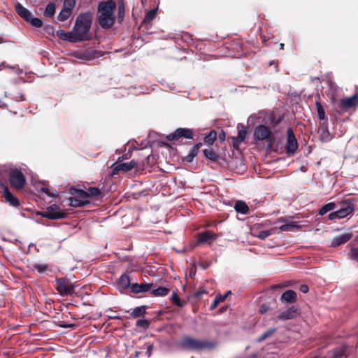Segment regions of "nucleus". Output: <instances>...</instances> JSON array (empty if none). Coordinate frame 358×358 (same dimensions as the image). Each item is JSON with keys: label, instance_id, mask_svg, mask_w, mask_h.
<instances>
[{"label": "nucleus", "instance_id": "nucleus-1", "mask_svg": "<svg viewBox=\"0 0 358 358\" xmlns=\"http://www.w3.org/2000/svg\"><path fill=\"white\" fill-rule=\"evenodd\" d=\"M92 24L91 13H84L78 15L72 29L76 43L90 40Z\"/></svg>", "mask_w": 358, "mask_h": 358}, {"label": "nucleus", "instance_id": "nucleus-2", "mask_svg": "<svg viewBox=\"0 0 358 358\" xmlns=\"http://www.w3.org/2000/svg\"><path fill=\"white\" fill-rule=\"evenodd\" d=\"M116 3L113 0L100 2L97 7L98 22L100 27L108 29L113 27L115 21L114 14Z\"/></svg>", "mask_w": 358, "mask_h": 358}, {"label": "nucleus", "instance_id": "nucleus-3", "mask_svg": "<svg viewBox=\"0 0 358 358\" xmlns=\"http://www.w3.org/2000/svg\"><path fill=\"white\" fill-rule=\"evenodd\" d=\"M216 343L208 341L198 340L191 336H186L180 343V346L185 350L199 351L206 349H213L216 347Z\"/></svg>", "mask_w": 358, "mask_h": 358}, {"label": "nucleus", "instance_id": "nucleus-4", "mask_svg": "<svg viewBox=\"0 0 358 358\" xmlns=\"http://www.w3.org/2000/svg\"><path fill=\"white\" fill-rule=\"evenodd\" d=\"M354 199H348L339 203V209L329 214L330 220L343 219L351 215L355 210Z\"/></svg>", "mask_w": 358, "mask_h": 358}, {"label": "nucleus", "instance_id": "nucleus-5", "mask_svg": "<svg viewBox=\"0 0 358 358\" xmlns=\"http://www.w3.org/2000/svg\"><path fill=\"white\" fill-rule=\"evenodd\" d=\"M71 197L70 206L72 207H82L90 203L86 191L76 187H72L69 190Z\"/></svg>", "mask_w": 358, "mask_h": 358}, {"label": "nucleus", "instance_id": "nucleus-6", "mask_svg": "<svg viewBox=\"0 0 358 358\" xmlns=\"http://www.w3.org/2000/svg\"><path fill=\"white\" fill-rule=\"evenodd\" d=\"M55 282V289L61 296H71L75 293L76 285L70 282L66 278H57Z\"/></svg>", "mask_w": 358, "mask_h": 358}, {"label": "nucleus", "instance_id": "nucleus-7", "mask_svg": "<svg viewBox=\"0 0 358 358\" xmlns=\"http://www.w3.org/2000/svg\"><path fill=\"white\" fill-rule=\"evenodd\" d=\"M9 180L12 186L18 190L22 189L25 183V178L23 173L17 169L11 170L10 172Z\"/></svg>", "mask_w": 358, "mask_h": 358}, {"label": "nucleus", "instance_id": "nucleus-8", "mask_svg": "<svg viewBox=\"0 0 358 358\" xmlns=\"http://www.w3.org/2000/svg\"><path fill=\"white\" fill-rule=\"evenodd\" d=\"M299 147L298 141L294 136L293 129L288 128L287 130V141L285 145L286 153L288 155H294Z\"/></svg>", "mask_w": 358, "mask_h": 358}, {"label": "nucleus", "instance_id": "nucleus-9", "mask_svg": "<svg viewBox=\"0 0 358 358\" xmlns=\"http://www.w3.org/2000/svg\"><path fill=\"white\" fill-rule=\"evenodd\" d=\"M272 132L271 129L265 125H259L254 130V140L256 142L264 140H271Z\"/></svg>", "mask_w": 358, "mask_h": 358}, {"label": "nucleus", "instance_id": "nucleus-10", "mask_svg": "<svg viewBox=\"0 0 358 358\" xmlns=\"http://www.w3.org/2000/svg\"><path fill=\"white\" fill-rule=\"evenodd\" d=\"M194 131L191 129L187 128H178L174 132L169 134L166 138L169 141L178 140L181 137L185 138L193 139Z\"/></svg>", "mask_w": 358, "mask_h": 358}, {"label": "nucleus", "instance_id": "nucleus-11", "mask_svg": "<svg viewBox=\"0 0 358 358\" xmlns=\"http://www.w3.org/2000/svg\"><path fill=\"white\" fill-rule=\"evenodd\" d=\"M42 215L44 217L51 220H57L66 217V213L56 205L50 206L45 212L43 213Z\"/></svg>", "mask_w": 358, "mask_h": 358}, {"label": "nucleus", "instance_id": "nucleus-12", "mask_svg": "<svg viewBox=\"0 0 358 358\" xmlns=\"http://www.w3.org/2000/svg\"><path fill=\"white\" fill-rule=\"evenodd\" d=\"M300 315V310L297 306H292L282 311L278 316V320L285 321L296 317Z\"/></svg>", "mask_w": 358, "mask_h": 358}, {"label": "nucleus", "instance_id": "nucleus-13", "mask_svg": "<svg viewBox=\"0 0 358 358\" xmlns=\"http://www.w3.org/2000/svg\"><path fill=\"white\" fill-rule=\"evenodd\" d=\"M358 105V95L354 94L352 96L343 99L338 104L339 108L343 111H346L349 108Z\"/></svg>", "mask_w": 358, "mask_h": 358}, {"label": "nucleus", "instance_id": "nucleus-14", "mask_svg": "<svg viewBox=\"0 0 358 358\" xmlns=\"http://www.w3.org/2000/svg\"><path fill=\"white\" fill-rule=\"evenodd\" d=\"M152 287V283H132L130 292L134 294L145 293L150 291Z\"/></svg>", "mask_w": 358, "mask_h": 358}, {"label": "nucleus", "instance_id": "nucleus-15", "mask_svg": "<svg viewBox=\"0 0 358 358\" xmlns=\"http://www.w3.org/2000/svg\"><path fill=\"white\" fill-rule=\"evenodd\" d=\"M217 235L210 231H204L198 234L197 235V244L208 243L210 241L216 240Z\"/></svg>", "mask_w": 358, "mask_h": 358}, {"label": "nucleus", "instance_id": "nucleus-16", "mask_svg": "<svg viewBox=\"0 0 358 358\" xmlns=\"http://www.w3.org/2000/svg\"><path fill=\"white\" fill-rule=\"evenodd\" d=\"M351 238V233H344L334 236L331 241V246L338 247L345 243H347Z\"/></svg>", "mask_w": 358, "mask_h": 358}, {"label": "nucleus", "instance_id": "nucleus-17", "mask_svg": "<svg viewBox=\"0 0 358 358\" xmlns=\"http://www.w3.org/2000/svg\"><path fill=\"white\" fill-rule=\"evenodd\" d=\"M131 284L132 283H131V280L129 275L126 273H123L122 275H121V276L118 278L117 281V288L122 292L126 290L128 288L131 289Z\"/></svg>", "mask_w": 358, "mask_h": 358}, {"label": "nucleus", "instance_id": "nucleus-18", "mask_svg": "<svg viewBox=\"0 0 358 358\" xmlns=\"http://www.w3.org/2000/svg\"><path fill=\"white\" fill-rule=\"evenodd\" d=\"M280 299L282 302L293 303L297 299V294L295 291L288 289L282 294Z\"/></svg>", "mask_w": 358, "mask_h": 358}, {"label": "nucleus", "instance_id": "nucleus-19", "mask_svg": "<svg viewBox=\"0 0 358 358\" xmlns=\"http://www.w3.org/2000/svg\"><path fill=\"white\" fill-rule=\"evenodd\" d=\"M15 12L26 22L31 17V13L21 3H17L15 4Z\"/></svg>", "mask_w": 358, "mask_h": 358}, {"label": "nucleus", "instance_id": "nucleus-20", "mask_svg": "<svg viewBox=\"0 0 358 358\" xmlns=\"http://www.w3.org/2000/svg\"><path fill=\"white\" fill-rule=\"evenodd\" d=\"M201 146V143H197L195 145H194L191 148L189 153L183 157V161L187 163H191L193 161L194 158L196 156L198 151Z\"/></svg>", "mask_w": 358, "mask_h": 358}, {"label": "nucleus", "instance_id": "nucleus-21", "mask_svg": "<svg viewBox=\"0 0 358 358\" xmlns=\"http://www.w3.org/2000/svg\"><path fill=\"white\" fill-rule=\"evenodd\" d=\"M137 163L134 160H131L129 162L120 163L118 164L113 169L114 171H122L124 172H127L133 169Z\"/></svg>", "mask_w": 358, "mask_h": 358}, {"label": "nucleus", "instance_id": "nucleus-22", "mask_svg": "<svg viewBox=\"0 0 358 358\" xmlns=\"http://www.w3.org/2000/svg\"><path fill=\"white\" fill-rule=\"evenodd\" d=\"M4 198L11 206L17 207L20 206L19 199L15 196L7 187L4 188Z\"/></svg>", "mask_w": 358, "mask_h": 358}, {"label": "nucleus", "instance_id": "nucleus-23", "mask_svg": "<svg viewBox=\"0 0 358 358\" xmlns=\"http://www.w3.org/2000/svg\"><path fill=\"white\" fill-rule=\"evenodd\" d=\"M57 36L62 40L71 43H76L72 31L66 32L63 29H60L57 31Z\"/></svg>", "mask_w": 358, "mask_h": 358}, {"label": "nucleus", "instance_id": "nucleus-24", "mask_svg": "<svg viewBox=\"0 0 358 358\" xmlns=\"http://www.w3.org/2000/svg\"><path fill=\"white\" fill-rule=\"evenodd\" d=\"M234 209L238 213H241L242 215H246L249 212V207L247 203L241 200H238L235 203Z\"/></svg>", "mask_w": 358, "mask_h": 358}, {"label": "nucleus", "instance_id": "nucleus-25", "mask_svg": "<svg viewBox=\"0 0 358 358\" xmlns=\"http://www.w3.org/2000/svg\"><path fill=\"white\" fill-rule=\"evenodd\" d=\"M318 134L320 139L322 141L327 142L329 141L331 138V134L327 126H322L320 127L318 129Z\"/></svg>", "mask_w": 358, "mask_h": 358}, {"label": "nucleus", "instance_id": "nucleus-26", "mask_svg": "<svg viewBox=\"0 0 358 358\" xmlns=\"http://www.w3.org/2000/svg\"><path fill=\"white\" fill-rule=\"evenodd\" d=\"M231 294V291H228L224 295L217 294L215 297L213 301L212 302V303L210 305L211 310L215 309L220 302L224 301L227 299V297L229 295H230Z\"/></svg>", "mask_w": 358, "mask_h": 358}, {"label": "nucleus", "instance_id": "nucleus-27", "mask_svg": "<svg viewBox=\"0 0 358 358\" xmlns=\"http://www.w3.org/2000/svg\"><path fill=\"white\" fill-rule=\"evenodd\" d=\"M299 226L296 224V222H288L281 226L279 227V230L280 231H294L295 229L299 228Z\"/></svg>", "mask_w": 358, "mask_h": 358}, {"label": "nucleus", "instance_id": "nucleus-28", "mask_svg": "<svg viewBox=\"0 0 358 358\" xmlns=\"http://www.w3.org/2000/svg\"><path fill=\"white\" fill-rule=\"evenodd\" d=\"M71 14L72 11L71 10V8L64 7L57 15V19L59 21L64 22L66 20Z\"/></svg>", "mask_w": 358, "mask_h": 358}, {"label": "nucleus", "instance_id": "nucleus-29", "mask_svg": "<svg viewBox=\"0 0 358 358\" xmlns=\"http://www.w3.org/2000/svg\"><path fill=\"white\" fill-rule=\"evenodd\" d=\"M169 289L165 287H159L151 290V294L155 296H164L169 294Z\"/></svg>", "mask_w": 358, "mask_h": 358}, {"label": "nucleus", "instance_id": "nucleus-30", "mask_svg": "<svg viewBox=\"0 0 358 358\" xmlns=\"http://www.w3.org/2000/svg\"><path fill=\"white\" fill-rule=\"evenodd\" d=\"M145 313H146V306H138V307H136L135 308H134L131 315L134 317H138L144 315L145 314Z\"/></svg>", "mask_w": 358, "mask_h": 358}, {"label": "nucleus", "instance_id": "nucleus-31", "mask_svg": "<svg viewBox=\"0 0 358 358\" xmlns=\"http://www.w3.org/2000/svg\"><path fill=\"white\" fill-rule=\"evenodd\" d=\"M157 8H153V9L148 10L145 13V15L143 18V22L145 23H150V22H152L155 18V17L157 15Z\"/></svg>", "mask_w": 358, "mask_h": 358}, {"label": "nucleus", "instance_id": "nucleus-32", "mask_svg": "<svg viewBox=\"0 0 358 358\" xmlns=\"http://www.w3.org/2000/svg\"><path fill=\"white\" fill-rule=\"evenodd\" d=\"M336 208V203L334 202H329L324 205L319 210L320 215H324L327 213L334 210Z\"/></svg>", "mask_w": 358, "mask_h": 358}, {"label": "nucleus", "instance_id": "nucleus-33", "mask_svg": "<svg viewBox=\"0 0 358 358\" xmlns=\"http://www.w3.org/2000/svg\"><path fill=\"white\" fill-rule=\"evenodd\" d=\"M204 156L208 159L215 162L218 159V155L211 149H204L203 150Z\"/></svg>", "mask_w": 358, "mask_h": 358}, {"label": "nucleus", "instance_id": "nucleus-34", "mask_svg": "<svg viewBox=\"0 0 358 358\" xmlns=\"http://www.w3.org/2000/svg\"><path fill=\"white\" fill-rule=\"evenodd\" d=\"M56 6L54 2H50L45 10L44 15L47 17H52L55 15Z\"/></svg>", "mask_w": 358, "mask_h": 358}, {"label": "nucleus", "instance_id": "nucleus-35", "mask_svg": "<svg viewBox=\"0 0 358 358\" xmlns=\"http://www.w3.org/2000/svg\"><path fill=\"white\" fill-rule=\"evenodd\" d=\"M216 138H217L216 131L214 130H212L210 131V133L208 135H206L205 136L204 141L207 144L211 145L214 143L215 141L216 140Z\"/></svg>", "mask_w": 358, "mask_h": 358}, {"label": "nucleus", "instance_id": "nucleus-36", "mask_svg": "<svg viewBox=\"0 0 358 358\" xmlns=\"http://www.w3.org/2000/svg\"><path fill=\"white\" fill-rule=\"evenodd\" d=\"M238 136L236 137L238 138L239 141H244L246 138L248 131L245 129V127L241 124H239L238 125Z\"/></svg>", "mask_w": 358, "mask_h": 358}, {"label": "nucleus", "instance_id": "nucleus-37", "mask_svg": "<svg viewBox=\"0 0 358 358\" xmlns=\"http://www.w3.org/2000/svg\"><path fill=\"white\" fill-rule=\"evenodd\" d=\"M29 22L33 27L39 28L42 26L43 22L42 20L36 17H33V15H31V17L29 18V20L27 21Z\"/></svg>", "mask_w": 358, "mask_h": 358}, {"label": "nucleus", "instance_id": "nucleus-38", "mask_svg": "<svg viewBox=\"0 0 358 358\" xmlns=\"http://www.w3.org/2000/svg\"><path fill=\"white\" fill-rule=\"evenodd\" d=\"M345 348L343 347L336 349L332 358H345Z\"/></svg>", "mask_w": 358, "mask_h": 358}, {"label": "nucleus", "instance_id": "nucleus-39", "mask_svg": "<svg viewBox=\"0 0 358 358\" xmlns=\"http://www.w3.org/2000/svg\"><path fill=\"white\" fill-rule=\"evenodd\" d=\"M34 269L36 270L39 273H44L49 271L48 266L44 264H35L33 266Z\"/></svg>", "mask_w": 358, "mask_h": 358}, {"label": "nucleus", "instance_id": "nucleus-40", "mask_svg": "<svg viewBox=\"0 0 358 358\" xmlns=\"http://www.w3.org/2000/svg\"><path fill=\"white\" fill-rule=\"evenodd\" d=\"M348 256L350 259L358 262V247H352L348 252Z\"/></svg>", "mask_w": 358, "mask_h": 358}, {"label": "nucleus", "instance_id": "nucleus-41", "mask_svg": "<svg viewBox=\"0 0 358 358\" xmlns=\"http://www.w3.org/2000/svg\"><path fill=\"white\" fill-rule=\"evenodd\" d=\"M275 330L276 329L275 328L268 329L257 338V341L262 342L264 341L266 338L271 336L275 331Z\"/></svg>", "mask_w": 358, "mask_h": 358}, {"label": "nucleus", "instance_id": "nucleus-42", "mask_svg": "<svg viewBox=\"0 0 358 358\" xmlns=\"http://www.w3.org/2000/svg\"><path fill=\"white\" fill-rule=\"evenodd\" d=\"M316 108L320 120H323L325 118V113L322 104L319 101H316Z\"/></svg>", "mask_w": 358, "mask_h": 358}, {"label": "nucleus", "instance_id": "nucleus-43", "mask_svg": "<svg viewBox=\"0 0 358 358\" xmlns=\"http://www.w3.org/2000/svg\"><path fill=\"white\" fill-rule=\"evenodd\" d=\"M40 192L52 198L57 197L58 196V193L56 190L50 191L48 187H42Z\"/></svg>", "mask_w": 358, "mask_h": 358}, {"label": "nucleus", "instance_id": "nucleus-44", "mask_svg": "<svg viewBox=\"0 0 358 358\" xmlns=\"http://www.w3.org/2000/svg\"><path fill=\"white\" fill-rule=\"evenodd\" d=\"M171 301L174 304H176L177 306H179V307H182L183 306V303H181L180 299L179 296L177 294V293L176 292H173V294L171 295Z\"/></svg>", "mask_w": 358, "mask_h": 358}, {"label": "nucleus", "instance_id": "nucleus-45", "mask_svg": "<svg viewBox=\"0 0 358 358\" xmlns=\"http://www.w3.org/2000/svg\"><path fill=\"white\" fill-rule=\"evenodd\" d=\"M86 192L88 199L90 196H96L101 194L99 189L95 187H90Z\"/></svg>", "mask_w": 358, "mask_h": 358}, {"label": "nucleus", "instance_id": "nucleus-46", "mask_svg": "<svg viewBox=\"0 0 358 358\" xmlns=\"http://www.w3.org/2000/svg\"><path fill=\"white\" fill-rule=\"evenodd\" d=\"M136 326L147 329L149 327V322L147 319H139L136 321Z\"/></svg>", "mask_w": 358, "mask_h": 358}, {"label": "nucleus", "instance_id": "nucleus-47", "mask_svg": "<svg viewBox=\"0 0 358 358\" xmlns=\"http://www.w3.org/2000/svg\"><path fill=\"white\" fill-rule=\"evenodd\" d=\"M271 234V231L269 230H263L260 231L258 234L256 235L257 238L259 239H265L268 236H269Z\"/></svg>", "mask_w": 358, "mask_h": 358}, {"label": "nucleus", "instance_id": "nucleus-48", "mask_svg": "<svg viewBox=\"0 0 358 358\" xmlns=\"http://www.w3.org/2000/svg\"><path fill=\"white\" fill-rule=\"evenodd\" d=\"M75 4L76 0H64V7L71 8V10L73 11Z\"/></svg>", "mask_w": 358, "mask_h": 358}, {"label": "nucleus", "instance_id": "nucleus-49", "mask_svg": "<svg viewBox=\"0 0 358 358\" xmlns=\"http://www.w3.org/2000/svg\"><path fill=\"white\" fill-rule=\"evenodd\" d=\"M232 140H233L232 141L233 147L235 149H238L240 144L243 142V141H239L238 138H237V137H233Z\"/></svg>", "mask_w": 358, "mask_h": 358}, {"label": "nucleus", "instance_id": "nucleus-50", "mask_svg": "<svg viewBox=\"0 0 358 358\" xmlns=\"http://www.w3.org/2000/svg\"><path fill=\"white\" fill-rule=\"evenodd\" d=\"M154 346L152 344L150 345L147 348L146 355L148 357H150L152 355V350L153 349Z\"/></svg>", "mask_w": 358, "mask_h": 358}, {"label": "nucleus", "instance_id": "nucleus-51", "mask_svg": "<svg viewBox=\"0 0 358 358\" xmlns=\"http://www.w3.org/2000/svg\"><path fill=\"white\" fill-rule=\"evenodd\" d=\"M268 310V306L264 304L262 306H261V307L259 308V312L262 314L266 313Z\"/></svg>", "mask_w": 358, "mask_h": 358}, {"label": "nucleus", "instance_id": "nucleus-52", "mask_svg": "<svg viewBox=\"0 0 358 358\" xmlns=\"http://www.w3.org/2000/svg\"><path fill=\"white\" fill-rule=\"evenodd\" d=\"M300 291L303 293H307L309 290V288L308 285H301L299 288Z\"/></svg>", "mask_w": 358, "mask_h": 358}, {"label": "nucleus", "instance_id": "nucleus-53", "mask_svg": "<svg viewBox=\"0 0 358 358\" xmlns=\"http://www.w3.org/2000/svg\"><path fill=\"white\" fill-rule=\"evenodd\" d=\"M130 155H131V154L127 153V154L123 155L121 157H119L117 159V162H120L121 161H122L124 159H129Z\"/></svg>", "mask_w": 358, "mask_h": 358}, {"label": "nucleus", "instance_id": "nucleus-54", "mask_svg": "<svg viewBox=\"0 0 358 358\" xmlns=\"http://www.w3.org/2000/svg\"><path fill=\"white\" fill-rule=\"evenodd\" d=\"M6 67L9 68V69H15V66H11L8 64H6V62H1L0 64V71Z\"/></svg>", "mask_w": 358, "mask_h": 358}, {"label": "nucleus", "instance_id": "nucleus-55", "mask_svg": "<svg viewBox=\"0 0 358 358\" xmlns=\"http://www.w3.org/2000/svg\"><path fill=\"white\" fill-rule=\"evenodd\" d=\"M107 317L109 319V320H113V319H117V320H120L121 319V317L117 315H115V314H111V315H107Z\"/></svg>", "mask_w": 358, "mask_h": 358}, {"label": "nucleus", "instance_id": "nucleus-56", "mask_svg": "<svg viewBox=\"0 0 358 358\" xmlns=\"http://www.w3.org/2000/svg\"><path fill=\"white\" fill-rule=\"evenodd\" d=\"M118 7H119V10H121L122 12V13H124V6L123 2H119Z\"/></svg>", "mask_w": 358, "mask_h": 358}, {"label": "nucleus", "instance_id": "nucleus-57", "mask_svg": "<svg viewBox=\"0 0 358 358\" xmlns=\"http://www.w3.org/2000/svg\"><path fill=\"white\" fill-rule=\"evenodd\" d=\"M219 137H220L221 141H224V139H225V134L224 132H222V134H220Z\"/></svg>", "mask_w": 358, "mask_h": 358}, {"label": "nucleus", "instance_id": "nucleus-58", "mask_svg": "<svg viewBox=\"0 0 358 358\" xmlns=\"http://www.w3.org/2000/svg\"><path fill=\"white\" fill-rule=\"evenodd\" d=\"M123 15H124V13H122V12L121 10H119V19L120 20H122L123 19Z\"/></svg>", "mask_w": 358, "mask_h": 358}, {"label": "nucleus", "instance_id": "nucleus-59", "mask_svg": "<svg viewBox=\"0 0 358 358\" xmlns=\"http://www.w3.org/2000/svg\"><path fill=\"white\" fill-rule=\"evenodd\" d=\"M203 293H204V292H197L195 295L196 296H200Z\"/></svg>", "mask_w": 358, "mask_h": 358}, {"label": "nucleus", "instance_id": "nucleus-60", "mask_svg": "<svg viewBox=\"0 0 358 358\" xmlns=\"http://www.w3.org/2000/svg\"><path fill=\"white\" fill-rule=\"evenodd\" d=\"M280 48L281 50H283V49H284V43H280Z\"/></svg>", "mask_w": 358, "mask_h": 358}, {"label": "nucleus", "instance_id": "nucleus-61", "mask_svg": "<svg viewBox=\"0 0 358 358\" xmlns=\"http://www.w3.org/2000/svg\"><path fill=\"white\" fill-rule=\"evenodd\" d=\"M3 42V39L2 37L0 36V44Z\"/></svg>", "mask_w": 358, "mask_h": 358}, {"label": "nucleus", "instance_id": "nucleus-62", "mask_svg": "<svg viewBox=\"0 0 358 358\" xmlns=\"http://www.w3.org/2000/svg\"><path fill=\"white\" fill-rule=\"evenodd\" d=\"M251 358H257V356H256L255 355H252L251 356Z\"/></svg>", "mask_w": 358, "mask_h": 358}, {"label": "nucleus", "instance_id": "nucleus-63", "mask_svg": "<svg viewBox=\"0 0 358 358\" xmlns=\"http://www.w3.org/2000/svg\"><path fill=\"white\" fill-rule=\"evenodd\" d=\"M107 311H109V312L113 313V310L111 308H109Z\"/></svg>", "mask_w": 358, "mask_h": 358}, {"label": "nucleus", "instance_id": "nucleus-64", "mask_svg": "<svg viewBox=\"0 0 358 358\" xmlns=\"http://www.w3.org/2000/svg\"><path fill=\"white\" fill-rule=\"evenodd\" d=\"M273 64V61H272V62H271L269 63V64H270V65H272Z\"/></svg>", "mask_w": 358, "mask_h": 358}]
</instances>
